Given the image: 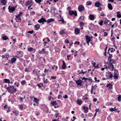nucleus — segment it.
Segmentation results:
<instances>
[{"instance_id": "obj_1", "label": "nucleus", "mask_w": 121, "mask_h": 121, "mask_svg": "<svg viewBox=\"0 0 121 121\" xmlns=\"http://www.w3.org/2000/svg\"><path fill=\"white\" fill-rule=\"evenodd\" d=\"M5 88L7 90L8 92L10 93H13L17 91L16 89L14 88V86H12L6 87Z\"/></svg>"}, {"instance_id": "obj_2", "label": "nucleus", "mask_w": 121, "mask_h": 121, "mask_svg": "<svg viewBox=\"0 0 121 121\" xmlns=\"http://www.w3.org/2000/svg\"><path fill=\"white\" fill-rule=\"evenodd\" d=\"M16 8V7H10L9 6L8 8L9 11V13H12L13 11H14L15 10Z\"/></svg>"}, {"instance_id": "obj_3", "label": "nucleus", "mask_w": 121, "mask_h": 121, "mask_svg": "<svg viewBox=\"0 0 121 121\" xmlns=\"http://www.w3.org/2000/svg\"><path fill=\"white\" fill-rule=\"evenodd\" d=\"M78 9L79 11L81 12L84 10L85 8L83 5H80L78 6Z\"/></svg>"}, {"instance_id": "obj_4", "label": "nucleus", "mask_w": 121, "mask_h": 121, "mask_svg": "<svg viewBox=\"0 0 121 121\" xmlns=\"http://www.w3.org/2000/svg\"><path fill=\"white\" fill-rule=\"evenodd\" d=\"M69 14L71 15H74L75 16H76L77 15V13L76 11H75L74 12L73 11H70L69 12Z\"/></svg>"}, {"instance_id": "obj_5", "label": "nucleus", "mask_w": 121, "mask_h": 121, "mask_svg": "<svg viewBox=\"0 0 121 121\" xmlns=\"http://www.w3.org/2000/svg\"><path fill=\"white\" fill-rule=\"evenodd\" d=\"M38 21L39 23H42V24H43L44 22H46V20L45 18L42 17L40 19L38 20Z\"/></svg>"}, {"instance_id": "obj_6", "label": "nucleus", "mask_w": 121, "mask_h": 121, "mask_svg": "<svg viewBox=\"0 0 121 121\" xmlns=\"http://www.w3.org/2000/svg\"><path fill=\"white\" fill-rule=\"evenodd\" d=\"M16 17L15 20L16 21L18 22H20L21 20V19L20 17H19L17 15L15 16Z\"/></svg>"}, {"instance_id": "obj_7", "label": "nucleus", "mask_w": 121, "mask_h": 121, "mask_svg": "<svg viewBox=\"0 0 121 121\" xmlns=\"http://www.w3.org/2000/svg\"><path fill=\"white\" fill-rule=\"evenodd\" d=\"M82 82V81L80 80L75 81V82L78 86H81L82 85L81 84Z\"/></svg>"}, {"instance_id": "obj_8", "label": "nucleus", "mask_w": 121, "mask_h": 121, "mask_svg": "<svg viewBox=\"0 0 121 121\" xmlns=\"http://www.w3.org/2000/svg\"><path fill=\"white\" fill-rule=\"evenodd\" d=\"M102 6L101 4L99 2L97 1L95 3V6L97 7H99Z\"/></svg>"}, {"instance_id": "obj_9", "label": "nucleus", "mask_w": 121, "mask_h": 121, "mask_svg": "<svg viewBox=\"0 0 121 121\" xmlns=\"http://www.w3.org/2000/svg\"><path fill=\"white\" fill-rule=\"evenodd\" d=\"M60 19L59 20V21L60 22V23H63V24L65 23H66V22L64 21L63 19L61 17V15H60Z\"/></svg>"}, {"instance_id": "obj_10", "label": "nucleus", "mask_w": 121, "mask_h": 121, "mask_svg": "<svg viewBox=\"0 0 121 121\" xmlns=\"http://www.w3.org/2000/svg\"><path fill=\"white\" fill-rule=\"evenodd\" d=\"M60 19L59 20V21L60 22V23H63V24L65 23H66V22L64 21L63 19L61 17V15H60Z\"/></svg>"}, {"instance_id": "obj_11", "label": "nucleus", "mask_w": 121, "mask_h": 121, "mask_svg": "<svg viewBox=\"0 0 121 121\" xmlns=\"http://www.w3.org/2000/svg\"><path fill=\"white\" fill-rule=\"evenodd\" d=\"M60 19L59 20V21L60 22V23H63V24L65 23H66V22L64 21L63 19L61 17V15H60Z\"/></svg>"}, {"instance_id": "obj_12", "label": "nucleus", "mask_w": 121, "mask_h": 121, "mask_svg": "<svg viewBox=\"0 0 121 121\" xmlns=\"http://www.w3.org/2000/svg\"><path fill=\"white\" fill-rule=\"evenodd\" d=\"M112 61H113V60L112 59H110L109 60V64L110 65L108 66V68L110 69L111 70L112 69L111 64H112Z\"/></svg>"}, {"instance_id": "obj_13", "label": "nucleus", "mask_w": 121, "mask_h": 121, "mask_svg": "<svg viewBox=\"0 0 121 121\" xmlns=\"http://www.w3.org/2000/svg\"><path fill=\"white\" fill-rule=\"evenodd\" d=\"M28 50L34 53L35 52V49L33 48L30 47L28 48Z\"/></svg>"}, {"instance_id": "obj_14", "label": "nucleus", "mask_w": 121, "mask_h": 121, "mask_svg": "<svg viewBox=\"0 0 121 121\" xmlns=\"http://www.w3.org/2000/svg\"><path fill=\"white\" fill-rule=\"evenodd\" d=\"M74 33L76 35L78 34L80 32V30L78 28H75L74 30Z\"/></svg>"}, {"instance_id": "obj_15", "label": "nucleus", "mask_w": 121, "mask_h": 121, "mask_svg": "<svg viewBox=\"0 0 121 121\" xmlns=\"http://www.w3.org/2000/svg\"><path fill=\"white\" fill-rule=\"evenodd\" d=\"M54 21V19L53 18H52L48 19L46 21V22L47 23H49L52 22Z\"/></svg>"}, {"instance_id": "obj_16", "label": "nucleus", "mask_w": 121, "mask_h": 121, "mask_svg": "<svg viewBox=\"0 0 121 121\" xmlns=\"http://www.w3.org/2000/svg\"><path fill=\"white\" fill-rule=\"evenodd\" d=\"M89 18L90 20H94L95 19V16L93 15L90 14L89 15Z\"/></svg>"}, {"instance_id": "obj_17", "label": "nucleus", "mask_w": 121, "mask_h": 121, "mask_svg": "<svg viewBox=\"0 0 121 121\" xmlns=\"http://www.w3.org/2000/svg\"><path fill=\"white\" fill-rule=\"evenodd\" d=\"M38 52L40 54L45 53V49H43L42 50H39L38 51Z\"/></svg>"}, {"instance_id": "obj_18", "label": "nucleus", "mask_w": 121, "mask_h": 121, "mask_svg": "<svg viewBox=\"0 0 121 121\" xmlns=\"http://www.w3.org/2000/svg\"><path fill=\"white\" fill-rule=\"evenodd\" d=\"M114 79H117L118 78V76L116 72H114V74L113 76Z\"/></svg>"}, {"instance_id": "obj_19", "label": "nucleus", "mask_w": 121, "mask_h": 121, "mask_svg": "<svg viewBox=\"0 0 121 121\" xmlns=\"http://www.w3.org/2000/svg\"><path fill=\"white\" fill-rule=\"evenodd\" d=\"M79 105H81L82 104L81 100L79 99H78L76 102Z\"/></svg>"}, {"instance_id": "obj_20", "label": "nucleus", "mask_w": 121, "mask_h": 121, "mask_svg": "<svg viewBox=\"0 0 121 121\" xmlns=\"http://www.w3.org/2000/svg\"><path fill=\"white\" fill-rule=\"evenodd\" d=\"M12 112L13 113H14L17 116L19 115V112L17 111L14 110L12 111Z\"/></svg>"}, {"instance_id": "obj_21", "label": "nucleus", "mask_w": 121, "mask_h": 121, "mask_svg": "<svg viewBox=\"0 0 121 121\" xmlns=\"http://www.w3.org/2000/svg\"><path fill=\"white\" fill-rule=\"evenodd\" d=\"M86 38V41L90 42L91 40V39L90 37L88 35H87L85 36Z\"/></svg>"}, {"instance_id": "obj_22", "label": "nucleus", "mask_w": 121, "mask_h": 121, "mask_svg": "<svg viewBox=\"0 0 121 121\" xmlns=\"http://www.w3.org/2000/svg\"><path fill=\"white\" fill-rule=\"evenodd\" d=\"M16 58L13 57L11 59V63H15L16 60Z\"/></svg>"}, {"instance_id": "obj_23", "label": "nucleus", "mask_w": 121, "mask_h": 121, "mask_svg": "<svg viewBox=\"0 0 121 121\" xmlns=\"http://www.w3.org/2000/svg\"><path fill=\"white\" fill-rule=\"evenodd\" d=\"M108 22H110V20H107V18H106L104 22V24H105V25L106 26Z\"/></svg>"}, {"instance_id": "obj_24", "label": "nucleus", "mask_w": 121, "mask_h": 121, "mask_svg": "<svg viewBox=\"0 0 121 121\" xmlns=\"http://www.w3.org/2000/svg\"><path fill=\"white\" fill-rule=\"evenodd\" d=\"M35 27L36 30H38L40 28V25L38 24H37L35 26Z\"/></svg>"}, {"instance_id": "obj_25", "label": "nucleus", "mask_w": 121, "mask_h": 121, "mask_svg": "<svg viewBox=\"0 0 121 121\" xmlns=\"http://www.w3.org/2000/svg\"><path fill=\"white\" fill-rule=\"evenodd\" d=\"M63 64L62 66V68L63 69H64L65 68L66 64L64 61H62Z\"/></svg>"}, {"instance_id": "obj_26", "label": "nucleus", "mask_w": 121, "mask_h": 121, "mask_svg": "<svg viewBox=\"0 0 121 121\" xmlns=\"http://www.w3.org/2000/svg\"><path fill=\"white\" fill-rule=\"evenodd\" d=\"M117 96H118L117 97L118 101L119 102L121 101V95H117Z\"/></svg>"}, {"instance_id": "obj_27", "label": "nucleus", "mask_w": 121, "mask_h": 121, "mask_svg": "<svg viewBox=\"0 0 121 121\" xmlns=\"http://www.w3.org/2000/svg\"><path fill=\"white\" fill-rule=\"evenodd\" d=\"M108 8L110 10H112V8L111 4L110 3H109L108 4Z\"/></svg>"}, {"instance_id": "obj_28", "label": "nucleus", "mask_w": 121, "mask_h": 121, "mask_svg": "<svg viewBox=\"0 0 121 121\" xmlns=\"http://www.w3.org/2000/svg\"><path fill=\"white\" fill-rule=\"evenodd\" d=\"M4 80L5 83H10V82L9 79H4Z\"/></svg>"}, {"instance_id": "obj_29", "label": "nucleus", "mask_w": 121, "mask_h": 121, "mask_svg": "<svg viewBox=\"0 0 121 121\" xmlns=\"http://www.w3.org/2000/svg\"><path fill=\"white\" fill-rule=\"evenodd\" d=\"M117 17L119 18L121 17V13H120L119 11L117 12Z\"/></svg>"}, {"instance_id": "obj_30", "label": "nucleus", "mask_w": 121, "mask_h": 121, "mask_svg": "<svg viewBox=\"0 0 121 121\" xmlns=\"http://www.w3.org/2000/svg\"><path fill=\"white\" fill-rule=\"evenodd\" d=\"M51 104L53 106H55L56 105V101H51Z\"/></svg>"}, {"instance_id": "obj_31", "label": "nucleus", "mask_w": 121, "mask_h": 121, "mask_svg": "<svg viewBox=\"0 0 121 121\" xmlns=\"http://www.w3.org/2000/svg\"><path fill=\"white\" fill-rule=\"evenodd\" d=\"M65 30H61L60 31V32L59 33V34L60 35H62L63 34L65 33Z\"/></svg>"}, {"instance_id": "obj_32", "label": "nucleus", "mask_w": 121, "mask_h": 121, "mask_svg": "<svg viewBox=\"0 0 121 121\" xmlns=\"http://www.w3.org/2000/svg\"><path fill=\"white\" fill-rule=\"evenodd\" d=\"M37 86H38L39 88H41L42 86H43V85L41 83L38 84Z\"/></svg>"}, {"instance_id": "obj_33", "label": "nucleus", "mask_w": 121, "mask_h": 121, "mask_svg": "<svg viewBox=\"0 0 121 121\" xmlns=\"http://www.w3.org/2000/svg\"><path fill=\"white\" fill-rule=\"evenodd\" d=\"M6 0H2L1 1V3L5 5L6 4Z\"/></svg>"}, {"instance_id": "obj_34", "label": "nucleus", "mask_w": 121, "mask_h": 121, "mask_svg": "<svg viewBox=\"0 0 121 121\" xmlns=\"http://www.w3.org/2000/svg\"><path fill=\"white\" fill-rule=\"evenodd\" d=\"M112 86V85L110 83L106 85L107 87H109L110 88H112V87H111Z\"/></svg>"}, {"instance_id": "obj_35", "label": "nucleus", "mask_w": 121, "mask_h": 121, "mask_svg": "<svg viewBox=\"0 0 121 121\" xmlns=\"http://www.w3.org/2000/svg\"><path fill=\"white\" fill-rule=\"evenodd\" d=\"M109 56L108 57V60L109 61V60L111 59L112 57V55L111 54H109Z\"/></svg>"}, {"instance_id": "obj_36", "label": "nucleus", "mask_w": 121, "mask_h": 121, "mask_svg": "<svg viewBox=\"0 0 121 121\" xmlns=\"http://www.w3.org/2000/svg\"><path fill=\"white\" fill-rule=\"evenodd\" d=\"M18 107H19V109L20 110L22 109L23 108V105L22 104H20L18 105Z\"/></svg>"}, {"instance_id": "obj_37", "label": "nucleus", "mask_w": 121, "mask_h": 121, "mask_svg": "<svg viewBox=\"0 0 121 121\" xmlns=\"http://www.w3.org/2000/svg\"><path fill=\"white\" fill-rule=\"evenodd\" d=\"M112 73L111 72H108L106 73V76L107 77L110 74H111Z\"/></svg>"}, {"instance_id": "obj_38", "label": "nucleus", "mask_w": 121, "mask_h": 121, "mask_svg": "<svg viewBox=\"0 0 121 121\" xmlns=\"http://www.w3.org/2000/svg\"><path fill=\"white\" fill-rule=\"evenodd\" d=\"M84 24V23L82 22H81L79 24V26L80 27L83 26Z\"/></svg>"}, {"instance_id": "obj_39", "label": "nucleus", "mask_w": 121, "mask_h": 121, "mask_svg": "<svg viewBox=\"0 0 121 121\" xmlns=\"http://www.w3.org/2000/svg\"><path fill=\"white\" fill-rule=\"evenodd\" d=\"M8 38L6 36H4L2 37V39L4 40H6Z\"/></svg>"}, {"instance_id": "obj_40", "label": "nucleus", "mask_w": 121, "mask_h": 121, "mask_svg": "<svg viewBox=\"0 0 121 121\" xmlns=\"http://www.w3.org/2000/svg\"><path fill=\"white\" fill-rule=\"evenodd\" d=\"M113 62H114V61H112V64H111L112 69L111 70V71H113V70L114 69V65H113L112 64V63H113Z\"/></svg>"}, {"instance_id": "obj_41", "label": "nucleus", "mask_w": 121, "mask_h": 121, "mask_svg": "<svg viewBox=\"0 0 121 121\" xmlns=\"http://www.w3.org/2000/svg\"><path fill=\"white\" fill-rule=\"evenodd\" d=\"M88 107H87L84 110V112L85 113H86L88 112Z\"/></svg>"}, {"instance_id": "obj_42", "label": "nucleus", "mask_w": 121, "mask_h": 121, "mask_svg": "<svg viewBox=\"0 0 121 121\" xmlns=\"http://www.w3.org/2000/svg\"><path fill=\"white\" fill-rule=\"evenodd\" d=\"M84 16H80L78 20H79L80 19H81L82 20H83L84 19Z\"/></svg>"}, {"instance_id": "obj_43", "label": "nucleus", "mask_w": 121, "mask_h": 121, "mask_svg": "<svg viewBox=\"0 0 121 121\" xmlns=\"http://www.w3.org/2000/svg\"><path fill=\"white\" fill-rule=\"evenodd\" d=\"M91 1H87L86 3V4L87 5H90L91 4Z\"/></svg>"}, {"instance_id": "obj_44", "label": "nucleus", "mask_w": 121, "mask_h": 121, "mask_svg": "<svg viewBox=\"0 0 121 121\" xmlns=\"http://www.w3.org/2000/svg\"><path fill=\"white\" fill-rule=\"evenodd\" d=\"M103 21L102 20H101L100 22L99 23V24L100 26H102L103 24Z\"/></svg>"}, {"instance_id": "obj_45", "label": "nucleus", "mask_w": 121, "mask_h": 121, "mask_svg": "<svg viewBox=\"0 0 121 121\" xmlns=\"http://www.w3.org/2000/svg\"><path fill=\"white\" fill-rule=\"evenodd\" d=\"M50 72L51 71L50 70H49V69H45V70L44 71V73H48Z\"/></svg>"}, {"instance_id": "obj_46", "label": "nucleus", "mask_w": 121, "mask_h": 121, "mask_svg": "<svg viewBox=\"0 0 121 121\" xmlns=\"http://www.w3.org/2000/svg\"><path fill=\"white\" fill-rule=\"evenodd\" d=\"M41 0H35V1L37 3H39V4H40V3L41 2Z\"/></svg>"}, {"instance_id": "obj_47", "label": "nucleus", "mask_w": 121, "mask_h": 121, "mask_svg": "<svg viewBox=\"0 0 121 121\" xmlns=\"http://www.w3.org/2000/svg\"><path fill=\"white\" fill-rule=\"evenodd\" d=\"M107 46H106V47L104 49V51H105V52H104V55L105 56L106 55V50L107 49Z\"/></svg>"}, {"instance_id": "obj_48", "label": "nucleus", "mask_w": 121, "mask_h": 121, "mask_svg": "<svg viewBox=\"0 0 121 121\" xmlns=\"http://www.w3.org/2000/svg\"><path fill=\"white\" fill-rule=\"evenodd\" d=\"M82 99L86 101L87 99H88V98L87 97L84 98V96H83L82 97Z\"/></svg>"}, {"instance_id": "obj_49", "label": "nucleus", "mask_w": 121, "mask_h": 121, "mask_svg": "<svg viewBox=\"0 0 121 121\" xmlns=\"http://www.w3.org/2000/svg\"><path fill=\"white\" fill-rule=\"evenodd\" d=\"M33 32H34V33H35V32H34V31L33 30H32L31 31H28V32L27 33L32 34L33 33Z\"/></svg>"}, {"instance_id": "obj_50", "label": "nucleus", "mask_w": 121, "mask_h": 121, "mask_svg": "<svg viewBox=\"0 0 121 121\" xmlns=\"http://www.w3.org/2000/svg\"><path fill=\"white\" fill-rule=\"evenodd\" d=\"M59 115V113H56L55 114V116L56 118Z\"/></svg>"}, {"instance_id": "obj_51", "label": "nucleus", "mask_w": 121, "mask_h": 121, "mask_svg": "<svg viewBox=\"0 0 121 121\" xmlns=\"http://www.w3.org/2000/svg\"><path fill=\"white\" fill-rule=\"evenodd\" d=\"M30 1H27L26 3V6H27L29 4H30Z\"/></svg>"}, {"instance_id": "obj_52", "label": "nucleus", "mask_w": 121, "mask_h": 121, "mask_svg": "<svg viewBox=\"0 0 121 121\" xmlns=\"http://www.w3.org/2000/svg\"><path fill=\"white\" fill-rule=\"evenodd\" d=\"M21 84L22 85H24L25 83V80H23L21 82Z\"/></svg>"}, {"instance_id": "obj_53", "label": "nucleus", "mask_w": 121, "mask_h": 121, "mask_svg": "<svg viewBox=\"0 0 121 121\" xmlns=\"http://www.w3.org/2000/svg\"><path fill=\"white\" fill-rule=\"evenodd\" d=\"M94 25L92 23H91L89 24V26H90L92 28L93 27H94Z\"/></svg>"}, {"instance_id": "obj_54", "label": "nucleus", "mask_w": 121, "mask_h": 121, "mask_svg": "<svg viewBox=\"0 0 121 121\" xmlns=\"http://www.w3.org/2000/svg\"><path fill=\"white\" fill-rule=\"evenodd\" d=\"M14 85H16L17 87H18L19 86V84L18 82L17 83L16 82L14 83Z\"/></svg>"}, {"instance_id": "obj_55", "label": "nucleus", "mask_w": 121, "mask_h": 121, "mask_svg": "<svg viewBox=\"0 0 121 121\" xmlns=\"http://www.w3.org/2000/svg\"><path fill=\"white\" fill-rule=\"evenodd\" d=\"M22 14H23V13L22 12H21L19 14H18L17 16H18L19 17H20L22 15Z\"/></svg>"}, {"instance_id": "obj_56", "label": "nucleus", "mask_w": 121, "mask_h": 121, "mask_svg": "<svg viewBox=\"0 0 121 121\" xmlns=\"http://www.w3.org/2000/svg\"><path fill=\"white\" fill-rule=\"evenodd\" d=\"M62 96L61 95H58V99H60L62 98Z\"/></svg>"}, {"instance_id": "obj_57", "label": "nucleus", "mask_w": 121, "mask_h": 121, "mask_svg": "<svg viewBox=\"0 0 121 121\" xmlns=\"http://www.w3.org/2000/svg\"><path fill=\"white\" fill-rule=\"evenodd\" d=\"M80 116L82 118H84V114L83 113H82L80 115Z\"/></svg>"}, {"instance_id": "obj_58", "label": "nucleus", "mask_w": 121, "mask_h": 121, "mask_svg": "<svg viewBox=\"0 0 121 121\" xmlns=\"http://www.w3.org/2000/svg\"><path fill=\"white\" fill-rule=\"evenodd\" d=\"M109 110L111 112H112L113 111H114L115 110H114V108H110L109 109Z\"/></svg>"}, {"instance_id": "obj_59", "label": "nucleus", "mask_w": 121, "mask_h": 121, "mask_svg": "<svg viewBox=\"0 0 121 121\" xmlns=\"http://www.w3.org/2000/svg\"><path fill=\"white\" fill-rule=\"evenodd\" d=\"M34 100L36 102H37L38 101V99L36 98L35 97L34 98Z\"/></svg>"}, {"instance_id": "obj_60", "label": "nucleus", "mask_w": 121, "mask_h": 121, "mask_svg": "<svg viewBox=\"0 0 121 121\" xmlns=\"http://www.w3.org/2000/svg\"><path fill=\"white\" fill-rule=\"evenodd\" d=\"M100 16H103L105 15L104 13L102 12L100 13Z\"/></svg>"}, {"instance_id": "obj_61", "label": "nucleus", "mask_w": 121, "mask_h": 121, "mask_svg": "<svg viewBox=\"0 0 121 121\" xmlns=\"http://www.w3.org/2000/svg\"><path fill=\"white\" fill-rule=\"evenodd\" d=\"M109 78L111 79L113 77V76H112V73H111V74L109 75Z\"/></svg>"}, {"instance_id": "obj_62", "label": "nucleus", "mask_w": 121, "mask_h": 121, "mask_svg": "<svg viewBox=\"0 0 121 121\" xmlns=\"http://www.w3.org/2000/svg\"><path fill=\"white\" fill-rule=\"evenodd\" d=\"M104 36H107L108 35V33L106 32H104Z\"/></svg>"}, {"instance_id": "obj_63", "label": "nucleus", "mask_w": 121, "mask_h": 121, "mask_svg": "<svg viewBox=\"0 0 121 121\" xmlns=\"http://www.w3.org/2000/svg\"><path fill=\"white\" fill-rule=\"evenodd\" d=\"M63 97L65 99H66L68 98V96L67 95H65L64 96H63Z\"/></svg>"}, {"instance_id": "obj_64", "label": "nucleus", "mask_w": 121, "mask_h": 121, "mask_svg": "<svg viewBox=\"0 0 121 121\" xmlns=\"http://www.w3.org/2000/svg\"><path fill=\"white\" fill-rule=\"evenodd\" d=\"M51 78L52 79H55L56 78V76L54 77V76H51Z\"/></svg>"}]
</instances>
